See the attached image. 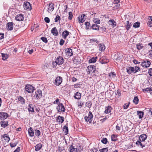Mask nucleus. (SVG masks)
Returning <instances> with one entry per match:
<instances>
[{
	"instance_id": "6e6d98bb",
	"label": "nucleus",
	"mask_w": 152,
	"mask_h": 152,
	"mask_svg": "<svg viewBox=\"0 0 152 152\" xmlns=\"http://www.w3.org/2000/svg\"><path fill=\"white\" fill-rule=\"evenodd\" d=\"M141 141L140 140H137L136 142V144L137 145H140L142 148L145 146L144 145H143L142 143L141 142Z\"/></svg>"
},
{
	"instance_id": "473e14b6",
	"label": "nucleus",
	"mask_w": 152,
	"mask_h": 152,
	"mask_svg": "<svg viewBox=\"0 0 152 152\" xmlns=\"http://www.w3.org/2000/svg\"><path fill=\"white\" fill-rule=\"evenodd\" d=\"M133 69H134L133 67H129L126 68L127 72L128 74H131L132 72H134Z\"/></svg>"
},
{
	"instance_id": "f03ea898",
	"label": "nucleus",
	"mask_w": 152,
	"mask_h": 152,
	"mask_svg": "<svg viewBox=\"0 0 152 152\" xmlns=\"http://www.w3.org/2000/svg\"><path fill=\"white\" fill-rule=\"evenodd\" d=\"M93 117V115L92 113L89 111L88 113V116H86L84 117V119L85 121L87 122H89V123H91Z\"/></svg>"
},
{
	"instance_id": "3c124183",
	"label": "nucleus",
	"mask_w": 152,
	"mask_h": 152,
	"mask_svg": "<svg viewBox=\"0 0 152 152\" xmlns=\"http://www.w3.org/2000/svg\"><path fill=\"white\" fill-rule=\"evenodd\" d=\"M130 104V102H129L128 103H126L124 104L123 105V108L124 109H126L129 107Z\"/></svg>"
},
{
	"instance_id": "b1692460",
	"label": "nucleus",
	"mask_w": 152,
	"mask_h": 152,
	"mask_svg": "<svg viewBox=\"0 0 152 152\" xmlns=\"http://www.w3.org/2000/svg\"><path fill=\"white\" fill-rule=\"evenodd\" d=\"M85 16V15L83 14H82L81 16H79L78 19L80 23H83L84 22L85 20L84 18Z\"/></svg>"
},
{
	"instance_id": "6ab92c4d",
	"label": "nucleus",
	"mask_w": 152,
	"mask_h": 152,
	"mask_svg": "<svg viewBox=\"0 0 152 152\" xmlns=\"http://www.w3.org/2000/svg\"><path fill=\"white\" fill-rule=\"evenodd\" d=\"M108 23L110 25H112L113 28L115 27L116 25V22L113 20H109L108 21Z\"/></svg>"
},
{
	"instance_id": "774afa93",
	"label": "nucleus",
	"mask_w": 152,
	"mask_h": 152,
	"mask_svg": "<svg viewBox=\"0 0 152 152\" xmlns=\"http://www.w3.org/2000/svg\"><path fill=\"white\" fill-rule=\"evenodd\" d=\"M148 73L149 75L150 76H152V68H151L149 69L148 70Z\"/></svg>"
},
{
	"instance_id": "4468645a",
	"label": "nucleus",
	"mask_w": 152,
	"mask_h": 152,
	"mask_svg": "<svg viewBox=\"0 0 152 152\" xmlns=\"http://www.w3.org/2000/svg\"><path fill=\"white\" fill-rule=\"evenodd\" d=\"M51 33L53 35L55 36H57L58 34V31L56 27H54L51 30Z\"/></svg>"
},
{
	"instance_id": "2f4dec72",
	"label": "nucleus",
	"mask_w": 152,
	"mask_h": 152,
	"mask_svg": "<svg viewBox=\"0 0 152 152\" xmlns=\"http://www.w3.org/2000/svg\"><path fill=\"white\" fill-rule=\"evenodd\" d=\"M114 58L116 61H119L122 58V56H119L118 54H115L114 56Z\"/></svg>"
},
{
	"instance_id": "9d476101",
	"label": "nucleus",
	"mask_w": 152,
	"mask_h": 152,
	"mask_svg": "<svg viewBox=\"0 0 152 152\" xmlns=\"http://www.w3.org/2000/svg\"><path fill=\"white\" fill-rule=\"evenodd\" d=\"M24 19V16L22 14L18 15L15 16V19L18 21H22Z\"/></svg>"
},
{
	"instance_id": "f704fd0d",
	"label": "nucleus",
	"mask_w": 152,
	"mask_h": 152,
	"mask_svg": "<svg viewBox=\"0 0 152 152\" xmlns=\"http://www.w3.org/2000/svg\"><path fill=\"white\" fill-rule=\"evenodd\" d=\"M63 130L65 135H66L68 133V128L66 125L64 126Z\"/></svg>"
},
{
	"instance_id": "423d86ee",
	"label": "nucleus",
	"mask_w": 152,
	"mask_h": 152,
	"mask_svg": "<svg viewBox=\"0 0 152 152\" xmlns=\"http://www.w3.org/2000/svg\"><path fill=\"white\" fill-rule=\"evenodd\" d=\"M38 100L40 99L42 96V93L41 90L38 89L35 91V94L34 95Z\"/></svg>"
},
{
	"instance_id": "c9c22d12",
	"label": "nucleus",
	"mask_w": 152,
	"mask_h": 152,
	"mask_svg": "<svg viewBox=\"0 0 152 152\" xmlns=\"http://www.w3.org/2000/svg\"><path fill=\"white\" fill-rule=\"evenodd\" d=\"M111 140L113 141H116L117 140V135L113 134L111 136Z\"/></svg>"
},
{
	"instance_id": "a19ab883",
	"label": "nucleus",
	"mask_w": 152,
	"mask_h": 152,
	"mask_svg": "<svg viewBox=\"0 0 152 152\" xmlns=\"http://www.w3.org/2000/svg\"><path fill=\"white\" fill-rule=\"evenodd\" d=\"M99 50L101 51H103L105 49V47L104 44H100L99 45Z\"/></svg>"
},
{
	"instance_id": "dca6fc26",
	"label": "nucleus",
	"mask_w": 152,
	"mask_h": 152,
	"mask_svg": "<svg viewBox=\"0 0 152 152\" xmlns=\"http://www.w3.org/2000/svg\"><path fill=\"white\" fill-rule=\"evenodd\" d=\"M8 122L7 121H4V120L1 121L0 124L1 126L3 128H5L8 126Z\"/></svg>"
},
{
	"instance_id": "bb28decb",
	"label": "nucleus",
	"mask_w": 152,
	"mask_h": 152,
	"mask_svg": "<svg viewBox=\"0 0 152 152\" xmlns=\"http://www.w3.org/2000/svg\"><path fill=\"white\" fill-rule=\"evenodd\" d=\"M28 110L30 112H34V109L33 106L32 104H29L28 107Z\"/></svg>"
},
{
	"instance_id": "8fccbe9b",
	"label": "nucleus",
	"mask_w": 152,
	"mask_h": 152,
	"mask_svg": "<svg viewBox=\"0 0 152 152\" xmlns=\"http://www.w3.org/2000/svg\"><path fill=\"white\" fill-rule=\"evenodd\" d=\"M140 23L137 22L134 23L133 25V27L135 28H138L140 26Z\"/></svg>"
},
{
	"instance_id": "cd10ccee",
	"label": "nucleus",
	"mask_w": 152,
	"mask_h": 152,
	"mask_svg": "<svg viewBox=\"0 0 152 152\" xmlns=\"http://www.w3.org/2000/svg\"><path fill=\"white\" fill-rule=\"evenodd\" d=\"M69 149L70 152H77V149L75 148L72 145L70 146Z\"/></svg>"
},
{
	"instance_id": "69168bd1",
	"label": "nucleus",
	"mask_w": 152,
	"mask_h": 152,
	"mask_svg": "<svg viewBox=\"0 0 152 152\" xmlns=\"http://www.w3.org/2000/svg\"><path fill=\"white\" fill-rule=\"evenodd\" d=\"M44 20L46 23H49L50 21V19L48 17H45L44 18Z\"/></svg>"
},
{
	"instance_id": "49530a36",
	"label": "nucleus",
	"mask_w": 152,
	"mask_h": 152,
	"mask_svg": "<svg viewBox=\"0 0 152 152\" xmlns=\"http://www.w3.org/2000/svg\"><path fill=\"white\" fill-rule=\"evenodd\" d=\"M108 61V60L107 59H106L105 60L104 57H102L100 62L102 64H105L107 63Z\"/></svg>"
},
{
	"instance_id": "37998d69",
	"label": "nucleus",
	"mask_w": 152,
	"mask_h": 152,
	"mask_svg": "<svg viewBox=\"0 0 152 152\" xmlns=\"http://www.w3.org/2000/svg\"><path fill=\"white\" fill-rule=\"evenodd\" d=\"M92 103L91 101H88L86 103V106L90 108L92 106Z\"/></svg>"
},
{
	"instance_id": "a878e982",
	"label": "nucleus",
	"mask_w": 152,
	"mask_h": 152,
	"mask_svg": "<svg viewBox=\"0 0 152 152\" xmlns=\"http://www.w3.org/2000/svg\"><path fill=\"white\" fill-rule=\"evenodd\" d=\"M2 138H3L6 142H8L10 140V138L7 134H4L2 135Z\"/></svg>"
},
{
	"instance_id": "5fc2aeb1",
	"label": "nucleus",
	"mask_w": 152,
	"mask_h": 152,
	"mask_svg": "<svg viewBox=\"0 0 152 152\" xmlns=\"http://www.w3.org/2000/svg\"><path fill=\"white\" fill-rule=\"evenodd\" d=\"M73 17V15L72 12H69V17L68 19L71 20L72 19Z\"/></svg>"
},
{
	"instance_id": "72a5a7b5",
	"label": "nucleus",
	"mask_w": 152,
	"mask_h": 152,
	"mask_svg": "<svg viewBox=\"0 0 152 152\" xmlns=\"http://www.w3.org/2000/svg\"><path fill=\"white\" fill-rule=\"evenodd\" d=\"M136 47L137 49L139 50H140L144 48L142 44L140 43L137 44Z\"/></svg>"
},
{
	"instance_id": "0e129e2a",
	"label": "nucleus",
	"mask_w": 152,
	"mask_h": 152,
	"mask_svg": "<svg viewBox=\"0 0 152 152\" xmlns=\"http://www.w3.org/2000/svg\"><path fill=\"white\" fill-rule=\"evenodd\" d=\"M41 39L43 42L45 43H47L48 42V40H47V38L46 37H42L41 38Z\"/></svg>"
},
{
	"instance_id": "412c9836",
	"label": "nucleus",
	"mask_w": 152,
	"mask_h": 152,
	"mask_svg": "<svg viewBox=\"0 0 152 152\" xmlns=\"http://www.w3.org/2000/svg\"><path fill=\"white\" fill-rule=\"evenodd\" d=\"M69 32L67 30H65L62 33V36L63 38L66 39L67 36L69 35Z\"/></svg>"
},
{
	"instance_id": "f8f14e48",
	"label": "nucleus",
	"mask_w": 152,
	"mask_h": 152,
	"mask_svg": "<svg viewBox=\"0 0 152 152\" xmlns=\"http://www.w3.org/2000/svg\"><path fill=\"white\" fill-rule=\"evenodd\" d=\"M65 52L66 55L69 56H71L73 54L72 50L70 48L66 49L65 50Z\"/></svg>"
},
{
	"instance_id": "6e6552de",
	"label": "nucleus",
	"mask_w": 152,
	"mask_h": 152,
	"mask_svg": "<svg viewBox=\"0 0 152 152\" xmlns=\"http://www.w3.org/2000/svg\"><path fill=\"white\" fill-rule=\"evenodd\" d=\"M8 114L5 112H0V121H3L8 117Z\"/></svg>"
},
{
	"instance_id": "ea45409f",
	"label": "nucleus",
	"mask_w": 152,
	"mask_h": 152,
	"mask_svg": "<svg viewBox=\"0 0 152 152\" xmlns=\"http://www.w3.org/2000/svg\"><path fill=\"white\" fill-rule=\"evenodd\" d=\"M134 69H133L134 73H136L137 72L140 71V68L139 66H135L133 67Z\"/></svg>"
},
{
	"instance_id": "e2e57ef3",
	"label": "nucleus",
	"mask_w": 152,
	"mask_h": 152,
	"mask_svg": "<svg viewBox=\"0 0 152 152\" xmlns=\"http://www.w3.org/2000/svg\"><path fill=\"white\" fill-rule=\"evenodd\" d=\"M143 91L144 92H148L149 91L150 93V88H147L145 89H143Z\"/></svg>"
},
{
	"instance_id": "de8ad7c7",
	"label": "nucleus",
	"mask_w": 152,
	"mask_h": 152,
	"mask_svg": "<svg viewBox=\"0 0 152 152\" xmlns=\"http://www.w3.org/2000/svg\"><path fill=\"white\" fill-rule=\"evenodd\" d=\"M101 142L103 144H106L107 142V139L106 138L104 137L101 140Z\"/></svg>"
},
{
	"instance_id": "20e7f679",
	"label": "nucleus",
	"mask_w": 152,
	"mask_h": 152,
	"mask_svg": "<svg viewBox=\"0 0 152 152\" xmlns=\"http://www.w3.org/2000/svg\"><path fill=\"white\" fill-rule=\"evenodd\" d=\"M87 74H89L90 73H94L96 71V66L94 65H90L88 66V67Z\"/></svg>"
},
{
	"instance_id": "c03bdc74",
	"label": "nucleus",
	"mask_w": 152,
	"mask_h": 152,
	"mask_svg": "<svg viewBox=\"0 0 152 152\" xmlns=\"http://www.w3.org/2000/svg\"><path fill=\"white\" fill-rule=\"evenodd\" d=\"M85 25L86 26L85 28L86 29L88 30L89 28L91 27L90 24L88 22H86L85 23Z\"/></svg>"
},
{
	"instance_id": "5701e85b",
	"label": "nucleus",
	"mask_w": 152,
	"mask_h": 152,
	"mask_svg": "<svg viewBox=\"0 0 152 152\" xmlns=\"http://www.w3.org/2000/svg\"><path fill=\"white\" fill-rule=\"evenodd\" d=\"M28 132L30 136L33 137L34 136V132L32 127H30L28 128Z\"/></svg>"
},
{
	"instance_id": "58836bf2",
	"label": "nucleus",
	"mask_w": 152,
	"mask_h": 152,
	"mask_svg": "<svg viewBox=\"0 0 152 152\" xmlns=\"http://www.w3.org/2000/svg\"><path fill=\"white\" fill-rule=\"evenodd\" d=\"M126 28L127 31L130 28L131 26L132 25L131 23H129V21H126Z\"/></svg>"
},
{
	"instance_id": "680f3d73",
	"label": "nucleus",
	"mask_w": 152,
	"mask_h": 152,
	"mask_svg": "<svg viewBox=\"0 0 152 152\" xmlns=\"http://www.w3.org/2000/svg\"><path fill=\"white\" fill-rule=\"evenodd\" d=\"M148 56L150 58H152V49L149 51Z\"/></svg>"
},
{
	"instance_id": "393cba45",
	"label": "nucleus",
	"mask_w": 152,
	"mask_h": 152,
	"mask_svg": "<svg viewBox=\"0 0 152 152\" xmlns=\"http://www.w3.org/2000/svg\"><path fill=\"white\" fill-rule=\"evenodd\" d=\"M148 25L150 27L152 26V17L149 16L148 19V21L147 22Z\"/></svg>"
},
{
	"instance_id": "13d9d810",
	"label": "nucleus",
	"mask_w": 152,
	"mask_h": 152,
	"mask_svg": "<svg viewBox=\"0 0 152 152\" xmlns=\"http://www.w3.org/2000/svg\"><path fill=\"white\" fill-rule=\"evenodd\" d=\"M61 18L58 15H57L55 18V20L56 22H58V21L60 20Z\"/></svg>"
},
{
	"instance_id": "7ed1b4c3",
	"label": "nucleus",
	"mask_w": 152,
	"mask_h": 152,
	"mask_svg": "<svg viewBox=\"0 0 152 152\" xmlns=\"http://www.w3.org/2000/svg\"><path fill=\"white\" fill-rule=\"evenodd\" d=\"M56 107V110L58 112H64L65 111V108L62 103H59Z\"/></svg>"
},
{
	"instance_id": "603ef678",
	"label": "nucleus",
	"mask_w": 152,
	"mask_h": 152,
	"mask_svg": "<svg viewBox=\"0 0 152 152\" xmlns=\"http://www.w3.org/2000/svg\"><path fill=\"white\" fill-rule=\"evenodd\" d=\"M35 134L37 137H39L40 134V132L39 130L36 129L35 130Z\"/></svg>"
},
{
	"instance_id": "4c0bfd02",
	"label": "nucleus",
	"mask_w": 152,
	"mask_h": 152,
	"mask_svg": "<svg viewBox=\"0 0 152 152\" xmlns=\"http://www.w3.org/2000/svg\"><path fill=\"white\" fill-rule=\"evenodd\" d=\"M97 59V57H93L89 60V62L90 63H94L96 62Z\"/></svg>"
},
{
	"instance_id": "a211bd4d",
	"label": "nucleus",
	"mask_w": 152,
	"mask_h": 152,
	"mask_svg": "<svg viewBox=\"0 0 152 152\" xmlns=\"http://www.w3.org/2000/svg\"><path fill=\"white\" fill-rule=\"evenodd\" d=\"M147 138V136L145 134L141 135L139 137V140L141 141H144Z\"/></svg>"
},
{
	"instance_id": "7c9ffc66",
	"label": "nucleus",
	"mask_w": 152,
	"mask_h": 152,
	"mask_svg": "<svg viewBox=\"0 0 152 152\" xmlns=\"http://www.w3.org/2000/svg\"><path fill=\"white\" fill-rule=\"evenodd\" d=\"M137 115L139 116V118L140 119L142 118L144 115V113L141 111H137Z\"/></svg>"
},
{
	"instance_id": "4d7b16f0",
	"label": "nucleus",
	"mask_w": 152,
	"mask_h": 152,
	"mask_svg": "<svg viewBox=\"0 0 152 152\" xmlns=\"http://www.w3.org/2000/svg\"><path fill=\"white\" fill-rule=\"evenodd\" d=\"M90 42L91 43H92L93 42H96L97 44L98 43L99 41L96 39H90Z\"/></svg>"
},
{
	"instance_id": "338daca9",
	"label": "nucleus",
	"mask_w": 152,
	"mask_h": 152,
	"mask_svg": "<svg viewBox=\"0 0 152 152\" xmlns=\"http://www.w3.org/2000/svg\"><path fill=\"white\" fill-rule=\"evenodd\" d=\"M64 41L62 39H61L60 42V45H62L64 43Z\"/></svg>"
},
{
	"instance_id": "f3484780",
	"label": "nucleus",
	"mask_w": 152,
	"mask_h": 152,
	"mask_svg": "<svg viewBox=\"0 0 152 152\" xmlns=\"http://www.w3.org/2000/svg\"><path fill=\"white\" fill-rule=\"evenodd\" d=\"M112 108L110 106H108L107 107H105V110L104 112V113L107 114L109 113L111 111Z\"/></svg>"
},
{
	"instance_id": "e433bc0d",
	"label": "nucleus",
	"mask_w": 152,
	"mask_h": 152,
	"mask_svg": "<svg viewBox=\"0 0 152 152\" xmlns=\"http://www.w3.org/2000/svg\"><path fill=\"white\" fill-rule=\"evenodd\" d=\"M1 54L2 59L3 60H5L8 58V56L7 54L1 53Z\"/></svg>"
},
{
	"instance_id": "09e8293b",
	"label": "nucleus",
	"mask_w": 152,
	"mask_h": 152,
	"mask_svg": "<svg viewBox=\"0 0 152 152\" xmlns=\"http://www.w3.org/2000/svg\"><path fill=\"white\" fill-rule=\"evenodd\" d=\"M18 100L21 102L22 104L25 103V100L22 97L20 96L18 98Z\"/></svg>"
},
{
	"instance_id": "2eb2a0df",
	"label": "nucleus",
	"mask_w": 152,
	"mask_h": 152,
	"mask_svg": "<svg viewBox=\"0 0 152 152\" xmlns=\"http://www.w3.org/2000/svg\"><path fill=\"white\" fill-rule=\"evenodd\" d=\"M54 5L52 3H50L49 4L48 7V11L49 12L52 11L54 9Z\"/></svg>"
},
{
	"instance_id": "052dcab7",
	"label": "nucleus",
	"mask_w": 152,
	"mask_h": 152,
	"mask_svg": "<svg viewBox=\"0 0 152 152\" xmlns=\"http://www.w3.org/2000/svg\"><path fill=\"white\" fill-rule=\"evenodd\" d=\"M81 85V84H80L77 83L74 85V87L75 88H80Z\"/></svg>"
},
{
	"instance_id": "79ce46f5",
	"label": "nucleus",
	"mask_w": 152,
	"mask_h": 152,
	"mask_svg": "<svg viewBox=\"0 0 152 152\" xmlns=\"http://www.w3.org/2000/svg\"><path fill=\"white\" fill-rule=\"evenodd\" d=\"M93 21L96 24H99L100 23V20L98 18H94Z\"/></svg>"
},
{
	"instance_id": "f257e3e1",
	"label": "nucleus",
	"mask_w": 152,
	"mask_h": 152,
	"mask_svg": "<svg viewBox=\"0 0 152 152\" xmlns=\"http://www.w3.org/2000/svg\"><path fill=\"white\" fill-rule=\"evenodd\" d=\"M64 60L62 57L61 56H58L55 62L53 63V67H56L55 65H56L57 64L58 65L62 64L64 63Z\"/></svg>"
},
{
	"instance_id": "a18cd8bd",
	"label": "nucleus",
	"mask_w": 152,
	"mask_h": 152,
	"mask_svg": "<svg viewBox=\"0 0 152 152\" xmlns=\"http://www.w3.org/2000/svg\"><path fill=\"white\" fill-rule=\"evenodd\" d=\"M139 102V99L138 97L135 96L133 100V103L136 104H138Z\"/></svg>"
},
{
	"instance_id": "c85d7f7f",
	"label": "nucleus",
	"mask_w": 152,
	"mask_h": 152,
	"mask_svg": "<svg viewBox=\"0 0 152 152\" xmlns=\"http://www.w3.org/2000/svg\"><path fill=\"white\" fill-rule=\"evenodd\" d=\"M91 28L93 30H98L99 29V26L97 24H93Z\"/></svg>"
},
{
	"instance_id": "c756f323",
	"label": "nucleus",
	"mask_w": 152,
	"mask_h": 152,
	"mask_svg": "<svg viewBox=\"0 0 152 152\" xmlns=\"http://www.w3.org/2000/svg\"><path fill=\"white\" fill-rule=\"evenodd\" d=\"M42 145L41 143H39L35 146V151H39L42 148Z\"/></svg>"
},
{
	"instance_id": "39448f33",
	"label": "nucleus",
	"mask_w": 152,
	"mask_h": 152,
	"mask_svg": "<svg viewBox=\"0 0 152 152\" xmlns=\"http://www.w3.org/2000/svg\"><path fill=\"white\" fill-rule=\"evenodd\" d=\"M26 91L29 93H32L34 90V87L30 85H27L25 86Z\"/></svg>"
},
{
	"instance_id": "9b49d317",
	"label": "nucleus",
	"mask_w": 152,
	"mask_h": 152,
	"mask_svg": "<svg viewBox=\"0 0 152 152\" xmlns=\"http://www.w3.org/2000/svg\"><path fill=\"white\" fill-rule=\"evenodd\" d=\"M143 67H148L151 65V62L148 61H145L143 62H142L141 64Z\"/></svg>"
},
{
	"instance_id": "aec40b11",
	"label": "nucleus",
	"mask_w": 152,
	"mask_h": 152,
	"mask_svg": "<svg viewBox=\"0 0 152 152\" xmlns=\"http://www.w3.org/2000/svg\"><path fill=\"white\" fill-rule=\"evenodd\" d=\"M56 120L59 123H62L64 121V118L63 117L60 115L58 116L56 118Z\"/></svg>"
},
{
	"instance_id": "864d4df0",
	"label": "nucleus",
	"mask_w": 152,
	"mask_h": 152,
	"mask_svg": "<svg viewBox=\"0 0 152 152\" xmlns=\"http://www.w3.org/2000/svg\"><path fill=\"white\" fill-rule=\"evenodd\" d=\"M99 151L100 152H107L108 151V149L107 148H105L101 149H100Z\"/></svg>"
},
{
	"instance_id": "bf43d9fd",
	"label": "nucleus",
	"mask_w": 152,
	"mask_h": 152,
	"mask_svg": "<svg viewBox=\"0 0 152 152\" xmlns=\"http://www.w3.org/2000/svg\"><path fill=\"white\" fill-rule=\"evenodd\" d=\"M115 94L118 95L119 96H120L121 95V91L119 90H118L116 91L115 92Z\"/></svg>"
},
{
	"instance_id": "ddd939ff",
	"label": "nucleus",
	"mask_w": 152,
	"mask_h": 152,
	"mask_svg": "<svg viewBox=\"0 0 152 152\" xmlns=\"http://www.w3.org/2000/svg\"><path fill=\"white\" fill-rule=\"evenodd\" d=\"M6 28L7 30H12L13 28V25L12 22H9L7 23Z\"/></svg>"
},
{
	"instance_id": "1a4fd4ad",
	"label": "nucleus",
	"mask_w": 152,
	"mask_h": 152,
	"mask_svg": "<svg viewBox=\"0 0 152 152\" xmlns=\"http://www.w3.org/2000/svg\"><path fill=\"white\" fill-rule=\"evenodd\" d=\"M23 7L25 10H30L32 9L31 4L28 2H25L23 4Z\"/></svg>"
},
{
	"instance_id": "0eeeda50",
	"label": "nucleus",
	"mask_w": 152,
	"mask_h": 152,
	"mask_svg": "<svg viewBox=\"0 0 152 152\" xmlns=\"http://www.w3.org/2000/svg\"><path fill=\"white\" fill-rule=\"evenodd\" d=\"M62 81V79L61 77L58 76L56 77L54 82V84L56 86H59Z\"/></svg>"
},
{
	"instance_id": "4be33fe9",
	"label": "nucleus",
	"mask_w": 152,
	"mask_h": 152,
	"mask_svg": "<svg viewBox=\"0 0 152 152\" xmlns=\"http://www.w3.org/2000/svg\"><path fill=\"white\" fill-rule=\"evenodd\" d=\"M81 96V94L79 92H77L75 94V95L74 96V97L77 99H80Z\"/></svg>"
}]
</instances>
